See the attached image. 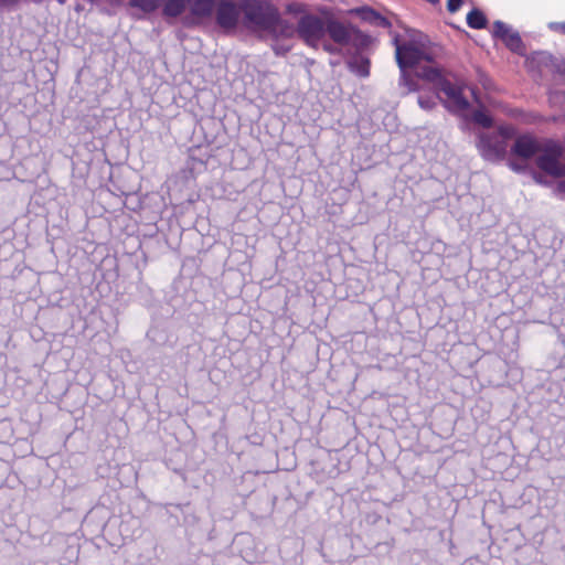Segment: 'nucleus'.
Listing matches in <instances>:
<instances>
[{"instance_id":"obj_2","label":"nucleus","mask_w":565,"mask_h":565,"mask_svg":"<svg viewBox=\"0 0 565 565\" xmlns=\"http://www.w3.org/2000/svg\"><path fill=\"white\" fill-rule=\"evenodd\" d=\"M244 25L260 38L292 39L294 24L280 17L278 9L267 1L245 0L242 4Z\"/></svg>"},{"instance_id":"obj_17","label":"nucleus","mask_w":565,"mask_h":565,"mask_svg":"<svg viewBox=\"0 0 565 565\" xmlns=\"http://www.w3.org/2000/svg\"><path fill=\"white\" fill-rule=\"evenodd\" d=\"M437 99H441L438 92L428 96L419 95L418 105L422 109L430 110L437 105Z\"/></svg>"},{"instance_id":"obj_27","label":"nucleus","mask_w":565,"mask_h":565,"mask_svg":"<svg viewBox=\"0 0 565 565\" xmlns=\"http://www.w3.org/2000/svg\"><path fill=\"white\" fill-rule=\"evenodd\" d=\"M17 2H18V0H0V10L8 8Z\"/></svg>"},{"instance_id":"obj_14","label":"nucleus","mask_w":565,"mask_h":565,"mask_svg":"<svg viewBox=\"0 0 565 565\" xmlns=\"http://www.w3.org/2000/svg\"><path fill=\"white\" fill-rule=\"evenodd\" d=\"M162 2L163 0H129L128 4L130 8L139 9L142 13H152Z\"/></svg>"},{"instance_id":"obj_23","label":"nucleus","mask_w":565,"mask_h":565,"mask_svg":"<svg viewBox=\"0 0 565 565\" xmlns=\"http://www.w3.org/2000/svg\"><path fill=\"white\" fill-rule=\"evenodd\" d=\"M461 4L462 0H448L447 9L449 12L455 13L460 9Z\"/></svg>"},{"instance_id":"obj_11","label":"nucleus","mask_w":565,"mask_h":565,"mask_svg":"<svg viewBox=\"0 0 565 565\" xmlns=\"http://www.w3.org/2000/svg\"><path fill=\"white\" fill-rule=\"evenodd\" d=\"M190 12L189 23H200L212 17L215 8V0H186Z\"/></svg>"},{"instance_id":"obj_9","label":"nucleus","mask_w":565,"mask_h":565,"mask_svg":"<svg viewBox=\"0 0 565 565\" xmlns=\"http://www.w3.org/2000/svg\"><path fill=\"white\" fill-rule=\"evenodd\" d=\"M215 18L217 25L225 30H234L239 19V8L237 4L230 0H222L215 3Z\"/></svg>"},{"instance_id":"obj_7","label":"nucleus","mask_w":565,"mask_h":565,"mask_svg":"<svg viewBox=\"0 0 565 565\" xmlns=\"http://www.w3.org/2000/svg\"><path fill=\"white\" fill-rule=\"evenodd\" d=\"M541 147L536 166L550 175L563 177L565 174V167L561 163L564 152L563 145L553 139H543V146Z\"/></svg>"},{"instance_id":"obj_24","label":"nucleus","mask_w":565,"mask_h":565,"mask_svg":"<svg viewBox=\"0 0 565 565\" xmlns=\"http://www.w3.org/2000/svg\"><path fill=\"white\" fill-rule=\"evenodd\" d=\"M548 28L552 31L565 34V22H551L548 23Z\"/></svg>"},{"instance_id":"obj_20","label":"nucleus","mask_w":565,"mask_h":565,"mask_svg":"<svg viewBox=\"0 0 565 565\" xmlns=\"http://www.w3.org/2000/svg\"><path fill=\"white\" fill-rule=\"evenodd\" d=\"M322 49L330 54H340L343 46L337 45L335 43L328 42L326 39L321 42Z\"/></svg>"},{"instance_id":"obj_13","label":"nucleus","mask_w":565,"mask_h":565,"mask_svg":"<svg viewBox=\"0 0 565 565\" xmlns=\"http://www.w3.org/2000/svg\"><path fill=\"white\" fill-rule=\"evenodd\" d=\"M186 0H163L162 14L164 18H178L186 9Z\"/></svg>"},{"instance_id":"obj_1","label":"nucleus","mask_w":565,"mask_h":565,"mask_svg":"<svg viewBox=\"0 0 565 565\" xmlns=\"http://www.w3.org/2000/svg\"><path fill=\"white\" fill-rule=\"evenodd\" d=\"M395 46V57L399 67V85L406 87L407 93L419 89L418 83L413 78L407 70L416 68V77L422 67L436 66L434 64L435 53L429 45L427 36L420 32H413L408 40L399 41L398 35L393 38Z\"/></svg>"},{"instance_id":"obj_28","label":"nucleus","mask_w":565,"mask_h":565,"mask_svg":"<svg viewBox=\"0 0 565 565\" xmlns=\"http://www.w3.org/2000/svg\"><path fill=\"white\" fill-rule=\"evenodd\" d=\"M510 167H511L513 170H515V171H519V170L521 169L520 167H518L516 164H514V163H512V162L510 163Z\"/></svg>"},{"instance_id":"obj_19","label":"nucleus","mask_w":565,"mask_h":565,"mask_svg":"<svg viewBox=\"0 0 565 565\" xmlns=\"http://www.w3.org/2000/svg\"><path fill=\"white\" fill-rule=\"evenodd\" d=\"M280 39L273 40L274 43L271 45L273 51L276 55H285L291 50L290 44H286L284 42H279Z\"/></svg>"},{"instance_id":"obj_18","label":"nucleus","mask_w":565,"mask_h":565,"mask_svg":"<svg viewBox=\"0 0 565 565\" xmlns=\"http://www.w3.org/2000/svg\"><path fill=\"white\" fill-rule=\"evenodd\" d=\"M472 120L483 128L492 126V118L483 110H476L472 115Z\"/></svg>"},{"instance_id":"obj_4","label":"nucleus","mask_w":565,"mask_h":565,"mask_svg":"<svg viewBox=\"0 0 565 565\" xmlns=\"http://www.w3.org/2000/svg\"><path fill=\"white\" fill-rule=\"evenodd\" d=\"M327 36L337 45L349 47L353 51H365L372 44L373 39L351 23L338 19L328 18Z\"/></svg>"},{"instance_id":"obj_3","label":"nucleus","mask_w":565,"mask_h":565,"mask_svg":"<svg viewBox=\"0 0 565 565\" xmlns=\"http://www.w3.org/2000/svg\"><path fill=\"white\" fill-rule=\"evenodd\" d=\"M451 74L438 66L422 67L418 78L424 79L434 85L438 94L443 93L445 98V107L451 113H462L469 108V102L463 96V86L459 81L456 83L450 81Z\"/></svg>"},{"instance_id":"obj_31","label":"nucleus","mask_w":565,"mask_h":565,"mask_svg":"<svg viewBox=\"0 0 565 565\" xmlns=\"http://www.w3.org/2000/svg\"><path fill=\"white\" fill-rule=\"evenodd\" d=\"M60 4H64L66 0H56Z\"/></svg>"},{"instance_id":"obj_26","label":"nucleus","mask_w":565,"mask_h":565,"mask_svg":"<svg viewBox=\"0 0 565 565\" xmlns=\"http://www.w3.org/2000/svg\"><path fill=\"white\" fill-rule=\"evenodd\" d=\"M555 194L559 195L561 198L565 199V181H561L555 186Z\"/></svg>"},{"instance_id":"obj_25","label":"nucleus","mask_w":565,"mask_h":565,"mask_svg":"<svg viewBox=\"0 0 565 565\" xmlns=\"http://www.w3.org/2000/svg\"><path fill=\"white\" fill-rule=\"evenodd\" d=\"M374 25L388 29V28H391L392 24L385 17L380 14V17L376 20V22L374 23Z\"/></svg>"},{"instance_id":"obj_30","label":"nucleus","mask_w":565,"mask_h":565,"mask_svg":"<svg viewBox=\"0 0 565 565\" xmlns=\"http://www.w3.org/2000/svg\"><path fill=\"white\" fill-rule=\"evenodd\" d=\"M427 1H428L429 3H431V4H436V3H438V2H439V0H427Z\"/></svg>"},{"instance_id":"obj_15","label":"nucleus","mask_w":565,"mask_h":565,"mask_svg":"<svg viewBox=\"0 0 565 565\" xmlns=\"http://www.w3.org/2000/svg\"><path fill=\"white\" fill-rule=\"evenodd\" d=\"M467 24L471 29L480 30L486 26L487 19L480 10L473 9L467 14Z\"/></svg>"},{"instance_id":"obj_16","label":"nucleus","mask_w":565,"mask_h":565,"mask_svg":"<svg viewBox=\"0 0 565 565\" xmlns=\"http://www.w3.org/2000/svg\"><path fill=\"white\" fill-rule=\"evenodd\" d=\"M355 12L363 21L373 25L380 17V13L370 7L359 8Z\"/></svg>"},{"instance_id":"obj_22","label":"nucleus","mask_w":565,"mask_h":565,"mask_svg":"<svg viewBox=\"0 0 565 565\" xmlns=\"http://www.w3.org/2000/svg\"><path fill=\"white\" fill-rule=\"evenodd\" d=\"M553 70L565 78V58L553 61Z\"/></svg>"},{"instance_id":"obj_6","label":"nucleus","mask_w":565,"mask_h":565,"mask_svg":"<svg viewBox=\"0 0 565 565\" xmlns=\"http://www.w3.org/2000/svg\"><path fill=\"white\" fill-rule=\"evenodd\" d=\"M327 24L328 18L306 13L299 18L297 25H294L292 38L297 34L306 45L318 49L327 38Z\"/></svg>"},{"instance_id":"obj_12","label":"nucleus","mask_w":565,"mask_h":565,"mask_svg":"<svg viewBox=\"0 0 565 565\" xmlns=\"http://www.w3.org/2000/svg\"><path fill=\"white\" fill-rule=\"evenodd\" d=\"M363 51H354L352 57L348 61L349 70L356 76L366 78L370 75V58L362 54Z\"/></svg>"},{"instance_id":"obj_8","label":"nucleus","mask_w":565,"mask_h":565,"mask_svg":"<svg viewBox=\"0 0 565 565\" xmlns=\"http://www.w3.org/2000/svg\"><path fill=\"white\" fill-rule=\"evenodd\" d=\"M492 34L494 38L500 39L510 51L520 55L525 54V45L519 32L507 23L499 20L495 21L493 23Z\"/></svg>"},{"instance_id":"obj_32","label":"nucleus","mask_w":565,"mask_h":565,"mask_svg":"<svg viewBox=\"0 0 565 565\" xmlns=\"http://www.w3.org/2000/svg\"><path fill=\"white\" fill-rule=\"evenodd\" d=\"M546 58H547V56H546V55H544V54H542V61H543V60H546Z\"/></svg>"},{"instance_id":"obj_5","label":"nucleus","mask_w":565,"mask_h":565,"mask_svg":"<svg viewBox=\"0 0 565 565\" xmlns=\"http://www.w3.org/2000/svg\"><path fill=\"white\" fill-rule=\"evenodd\" d=\"M514 136L512 126H501L491 134H481L477 147L481 156L488 161L501 160L505 157L509 140Z\"/></svg>"},{"instance_id":"obj_21","label":"nucleus","mask_w":565,"mask_h":565,"mask_svg":"<svg viewBox=\"0 0 565 565\" xmlns=\"http://www.w3.org/2000/svg\"><path fill=\"white\" fill-rule=\"evenodd\" d=\"M478 82L480 85H482V87L487 90H491L493 89V84H492V81L489 78V76L481 72V71H478Z\"/></svg>"},{"instance_id":"obj_29","label":"nucleus","mask_w":565,"mask_h":565,"mask_svg":"<svg viewBox=\"0 0 565 565\" xmlns=\"http://www.w3.org/2000/svg\"><path fill=\"white\" fill-rule=\"evenodd\" d=\"M471 94L473 95L475 100H476L477 103H479V99H478V97H477V95H476V90H475L473 88L471 89Z\"/></svg>"},{"instance_id":"obj_10","label":"nucleus","mask_w":565,"mask_h":565,"mask_svg":"<svg viewBox=\"0 0 565 565\" xmlns=\"http://www.w3.org/2000/svg\"><path fill=\"white\" fill-rule=\"evenodd\" d=\"M541 146H543V140H539L529 135H523L515 139L511 147V153L514 157L527 160L540 152L542 148Z\"/></svg>"}]
</instances>
